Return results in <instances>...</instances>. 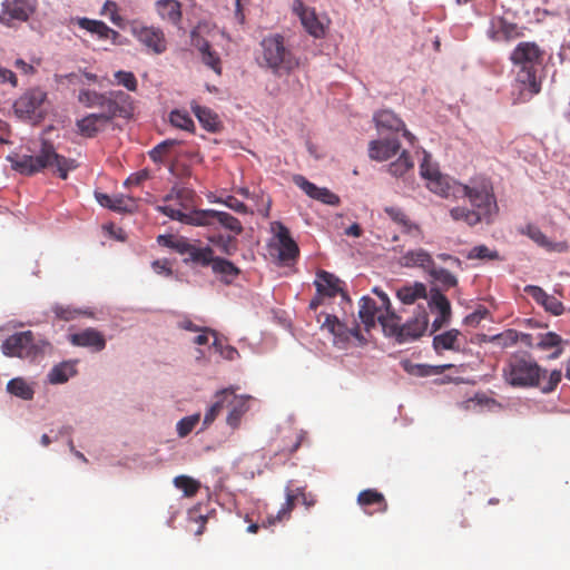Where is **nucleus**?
<instances>
[{
  "label": "nucleus",
  "mask_w": 570,
  "mask_h": 570,
  "mask_svg": "<svg viewBox=\"0 0 570 570\" xmlns=\"http://www.w3.org/2000/svg\"><path fill=\"white\" fill-rule=\"evenodd\" d=\"M7 391L22 400L29 401L33 397V389L22 377H14L7 384Z\"/></svg>",
  "instance_id": "38"
},
{
  "label": "nucleus",
  "mask_w": 570,
  "mask_h": 570,
  "mask_svg": "<svg viewBox=\"0 0 570 570\" xmlns=\"http://www.w3.org/2000/svg\"><path fill=\"white\" fill-rule=\"evenodd\" d=\"M174 485L181 490L184 495L187 498H193L200 489V482L188 476V475H178L174 479Z\"/></svg>",
  "instance_id": "42"
},
{
  "label": "nucleus",
  "mask_w": 570,
  "mask_h": 570,
  "mask_svg": "<svg viewBox=\"0 0 570 570\" xmlns=\"http://www.w3.org/2000/svg\"><path fill=\"white\" fill-rule=\"evenodd\" d=\"M381 326L386 336L394 337L397 343H405L420 338L429 327V314L425 307L419 305L414 316L402 323L396 313L381 316Z\"/></svg>",
  "instance_id": "5"
},
{
  "label": "nucleus",
  "mask_w": 570,
  "mask_h": 570,
  "mask_svg": "<svg viewBox=\"0 0 570 570\" xmlns=\"http://www.w3.org/2000/svg\"><path fill=\"white\" fill-rule=\"evenodd\" d=\"M196 194L193 189L187 187L173 188L171 191L165 196L164 206L170 205L183 213L196 210L195 206Z\"/></svg>",
  "instance_id": "23"
},
{
  "label": "nucleus",
  "mask_w": 570,
  "mask_h": 570,
  "mask_svg": "<svg viewBox=\"0 0 570 570\" xmlns=\"http://www.w3.org/2000/svg\"><path fill=\"white\" fill-rule=\"evenodd\" d=\"M544 50L535 42L523 41L517 45L510 55V60L514 67L538 68L542 66Z\"/></svg>",
  "instance_id": "12"
},
{
  "label": "nucleus",
  "mask_w": 570,
  "mask_h": 570,
  "mask_svg": "<svg viewBox=\"0 0 570 570\" xmlns=\"http://www.w3.org/2000/svg\"><path fill=\"white\" fill-rule=\"evenodd\" d=\"M380 314H385V309L375 299L370 296L361 298L358 316L367 331L379 322Z\"/></svg>",
  "instance_id": "25"
},
{
  "label": "nucleus",
  "mask_w": 570,
  "mask_h": 570,
  "mask_svg": "<svg viewBox=\"0 0 570 570\" xmlns=\"http://www.w3.org/2000/svg\"><path fill=\"white\" fill-rule=\"evenodd\" d=\"M232 394H233V392L229 391L228 389L222 390L216 393L215 402L210 405V407L208 409V411L206 412V414L204 416V422H203L204 428H208L215 421V419L218 416V414L223 410L224 403Z\"/></svg>",
  "instance_id": "34"
},
{
  "label": "nucleus",
  "mask_w": 570,
  "mask_h": 570,
  "mask_svg": "<svg viewBox=\"0 0 570 570\" xmlns=\"http://www.w3.org/2000/svg\"><path fill=\"white\" fill-rule=\"evenodd\" d=\"M176 144L175 140H164L160 144H158L156 147H154L149 151V156L154 161H161L164 155L169 150L170 147H173Z\"/></svg>",
  "instance_id": "59"
},
{
  "label": "nucleus",
  "mask_w": 570,
  "mask_h": 570,
  "mask_svg": "<svg viewBox=\"0 0 570 570\" xmlns=\"http://www.w3.org/2000/svg\"><path fill=\"white\" fill-rule=\"evenodd\" d=\"M514 86L519 90L518 100L525 102L541 91L542 77L538 68L517 67Z\"/></svg>",
  "instance_id": "9"
},
{
  "label": "nucleus",
  "mask_w": 570,
  "mask_h": 570,
  "mask_svg": "<svg viewBox=\"0 0 570 570\" xmlns=\"http://www.w3.org/2000/svg\"><path fill=\"white\" fill-rule=\"evenodd\" d=\"M293 12L299 18L305 31L316 39L325 37L328 20L321 19L314 8L307 7L302 0H294Z\"/></svg>",
  "instance_id": "10"
},
{
  "label": "nucleus",
  "mask_w": 570,
  "mask_h": 570,
  "mask_svg": "<svg viewBox=\"0 0 570 570\" xmlns=\"http://www.w3.org/2000/svg\"><path fill=\"white\" fill-rule=\"evenodd\" d=\"M115 78L117 85L125 87L129 91H136L138 88V81L131 71L119 70L115 72Z\"/></svg>",
  "instance_id": "49"
},
{
  "label": "nucleus",
  "mask_w": 570,
  "mask_h": 570,
  "mask_svg": "<svg viewBox=\"0 0 570 570\" xmlns=\"http://www.w3.org/2000/svg\"><path fill=\"white\" fill-rule=\"evenodd\" d=\"M35 337L31 331L10 335L1 345L2 353L8 357H30L36 354Z\"/></svg>",
  "instance_id": "11"
},
{
  "label": "nucleus",
  "mask_w": 570,
  "mask_h": 570,
  "mask_svg": "<svg viewBox=\"0 0 570 570\" xmlns=\"http://www.w3.org/2000/svg\"><path fill=\"white\" fill-rule=\"evenodd\" d=\"M101 14L109 16L114 24L122 27V18L118 14V6L115 1L107 0L102 6Z\"/></svg>",
  "instance_id": "55"
},
{
  "label": "nucleus",
  "mask_w": 570,
  "mask_h": 570,
  "mask_svg": "<svg viewBox=\"0 0 570 570\" xmlns=\"http://www.w3.org/2000/svg\"><path fill=\"white\" fill-rule=\"evenodd\" d=\"M190 108L204 129L210 132L219 130L222 124L215 111L208 107L198 105L196 101L190 104Z\"/></svg>",
  "instance_id": "28"
},
{
  "label": "nucleus",
  "mask_w": 570,
  "mask_h": 570,
  "mask_svg": "<svg viewBox=\"0 0 570 570\" xmlns=\"http://www.w3.org/2000/svg\"><path fill=\"white\" fill-rule=\"evenodd\" d=\"M209 240L226 255H233L237 250V240L235 236L218 235Z\"/></svg>",
  "instance_id": "47"
},
{
  "label": "nucleus",
  "mask_w": 570,
  "mask_h": 570,
  "mask_svg": "<svg viewBox=\"0 0 570 570\" xmlns=\"http://www.w3.org/2000/svg\"><path fill=\"white\" fill-rule=\"evenodd\" d=\"M293 181L313 199L331 206H337L340 204V197L336 194L326 187H317L302 175H295Z\"/></svg>",
  "instance_id": "15"
},
{
  "label": "nucleus",
  "mask_w": 570,
  "mask_h": 570,
  "mask_svg": "<svg viewBox=\"0 0 570 570\" xmlns=\"http://www.w3.org/2000/svg\"><path fill=\"white\" fill-rule=\"evenodd\" d=\"M562 338L560 335L553 332H548L542 335H540V340L537 343V347L540 350H550L553 347H558L561 345Z\"/></svg>",
  "instance_id": "54"
},
{
  "label": "nucleus",
  "mask_w": 570,
  "mask_h": 570,
  "mask_svg": "<svg viewBox=\"0 0 570 570\" xmlns=\"http://www.w3.org/2000/svg\"><path fill=\"white\" fill-rule=\"evenodd\" d=\"M426 187L434 194L442 197H464L470 207L456 206L450 210V216L455 222H463L473 227L478 224H491L499 213L495 195L489 184L456 185L450 184L449 179L440 171L426 183Z\"/></svg>",
  "instance_id": "1"
},
{
  "label": "nucleus",
  "mask_w": 570,
  "mask_h": 570,
  "mask_svg": "<svg viewBox=\"0 0 570 570\" xmlns=\"http://www.w3.org/2000/svg\"><path fill=\"white\" fill-rule=\"evenodd\" d=\"M462 336L459 330H450L433 337V348L438 354L443 351L459 352L461 350L460 337Z\"/></svg>",
  "instance_id": "29"
},
{
  "label": "nucleus",
  "mask_w": 570,
  "mask_h": 570,
  "mask_svg": "<svg viewBox=\"0 0 570 570\" xmlns=\"http://www.w3.org/2000/svg\"><path fill=\"white\" fill-rule=\"evenodd\" d=\"M413 168V163L409 156L407 151H402L401 156L389 165V173L395 177H401L410 169Z\"/></svg>",
  "instance_id": "44"
},
{
  "label": "nucleus",
  "mask_w": 570,
  "mask_h": 570,
  "mask_svg": "<svg viewBox=\"0 0 570 570\" xmlns=\"http://www.w3.org/2000/svg\"><path fill=\"white\" fill-rule=\"evenodd\" d=\"M263 59L266 66L274 71H291L298 66V60L285 46L282 35H271L262 40Z\"/></svg>",
  "instance_id": "6"
},
{
  "label": "nucleus",
  "mask_w": 570,
  "mask_h": 570,
  "mask_svg": "<svg viewBox=\"0 0 570 570\" xmlns=\"http://www.w3.org/2000/svg\"><path fill=\"white\" fill-rule=\"evenodd\" d=\"M132 37L150 53L163 55L168 49L165 32L159 27L146 26L137 21L130 24Z\"/></svg>",
  "instance_id": "7"
},
{
  "label": "nucleus",
  "mask_w": 570,
  "mask_h": 570,
  "mask_svg": "<svg viewBox=\"0 0 570 570\" xmlns=\"http://www.w3.org/2000/svg\"><path fill=\"white\" fill-rule=\"evenodd\" d=\"M524 292L540 305H542V303L548 294L541 287L535 286V285H527L524 287Z\"/></svg>",
  "instance_id": "63"
},
{
  "label": "nucleus",
  "mask_w": 570,
  "mask_h": 570,
  "mask_svg": "<svg viewBox=\"0 0 570 570\" xmlns=\"http://www.w3.org/2000/svg\"><path fill=\"white\" fill-rule=\"evenodd\" d=\"M37 0H4L0 12V22L13 27L16 22H26L36 12Z\"/></svg>",
  "instance_id": "8"
},
{
  "label": "nucleus",
  "mask_w": 570,
  "mask_h": 570,
  "mask_svg": "<svg viewBox=\"0 0 570 570\" xmlns=\"http://www.w3.org/2000/svg\"><path fill=\"white\" fill-rule=\"evenodd\" d=\"M384 212L395 224L401 227L404 234L417 239L423 237V233L420 226L413 223L401 208L391 206L385 207Z\"/></svg>",
  "instance_id": "27"
},
{
  "label": "nucleus",
  "mask_w": 570,
  "mask_h": 570,
  "mask_svg": "<svg viewBox=\"0 0 570 570\" xmlns=\"http://www.w3.org/2000/svg\"><path fill=\"white\" fill-rule=\"evenodd\" d=\"M220 202L236 213H239V214L247 213V206L234 196H228L226 199L220 200Z\"/></svg>",
  "instance_id": "64"
},
{
  "label": "nucleus",
  "mask_w": 570,
  "mask_h": 570,
  "mask_svg": "<svg viewBox=\"0 0 570 570\" xmlns=\"http://www.w3.org/2000/svg\"><path fill=\"white\" fill-rule=\"evenodd\" d=\"M396 296L403 304H414L417 299L428 297L426 286L421 282L403 285L396 291Z\"/></svg>",
  "instance_id": "31"
},
{
  "label": "nucleus",
  "mask_w": 570,
  "mask_h": 570,
  "mask_svg": "<svg viewBox=\"0 0 570 570\" xmlns=\"http://www.w3.org/2000/svg\"><path fill=\"white\" fill-rule=\"evenodd\" d=\"M213 347L222 357L227 361H234L239 357L238 351L232 345H225L220 338L215 337Z\"/></svg>",
  "instance_id": "52"
},
{
  "label": "nucleus",
  "mask_w": 570,
  "mask_h": 570,
  "mask_svg": "<svg viewBox=\"0 0 570 570\" xmlns=\"http://www.w3.org/2000/svg\"><path fill=\"white\" fill-rule=\"evenodd\" d=\"M170 124L186 131L193 132L195 130V124L187 111L180 109H174L169 114Z\"/></svg>",
  "instance_id": "41"
},
{
  "label": "nucleus",
  "mask_w": 570,
  "mask_h": 570,
  "mask_svg": "<svg viewBox=\"0 0 570 570\" xmlns=\"http://www.w3.org/2000/svg\"><path fill=\"white\" fill-rule=\"evenodd\" d=\"M209 266H212L213 273L225 284L233 283L240 274V269L225 258L214 257Z\"/></svg>",
  "instance_id": "30"
},
{
  "label": "nucleus",
  "mask_w": 570,
  "mask_h": 570,
  "mask_svg": "<svg viewBox=\"0 0 570 570\" xmlns=\"http://www.w3.org/2000/svg\"><path fill=\"white\" fill-rule=\"evenodd\" d=\"M69 342L75 346L88 347L100 352L106 347L104 335L96 328L88 327L79 333L70 334Z\"/></svg>",
  "instance_id": "21"
},
{
  "label": "nucleus",
  "mask_w": 570,
  "mask_h": 570,
  "mask_svg": "<svg viewBox=\"0 0 570 570\" xmlns=\"http://www.w3.org/2000/svg\"><path fill=\"white\" fill-rule=\"evenodd\" d=\"M105 94H99L91 90H81L78 96L79 102L87 108L100 107L104 101Z\"/></svg>",
  "instance_id": "48"
},
{
  "label": "nucleus",
  "mask_w": 570,
  "mask_h": 570,
  "mask_svg": "<svg viewBox=\"0 0 570 570\" xmlns=\"http://www.w3.org/2000/svg\"><path fill=\"white\" fill-rule=\"evenodd\" d=\"M214 258V250L209 247H198L194 245L189 253L187 254V257L185 258V262H191L196 265L206 267L209 266Z\"/></svg>",
  "instance_id": "36"
},
{
  "label": "nucleus",
  "mask_w": 570,
  "mask_h": 570,
  "mask_svg": "<svg viewBox=\"0 0 570 570\" xmlns=\"http://www.w3.org/2000/svg\"><path fill=\"white\" fill-rule=\"evenodd\" d=\"M106 125L107 122L99 114H90L76 124L79 132L89 138L95 137Z\"/></svg>",
  "instance_id": "32"
},
{
  "label": "nucleus",
  "mask_w": 570,
  "mask_h": 570,
  "mask_svg": "<svg viewBox=\"0 0 570 570\" xmlns=\"http://www.w3.org/2000/svg\"><path fill=\"white\" fill-rule=\"evenodd\" d=\"M52 312L55 313L57 318H59L61 321H66V322L76 320L80 315H89L87 312L79 309V308H75L70 305L65 306V305L57 304L52 307Z\"/></svg>",
  "instance_id": "46"
},
{
  "label": "nucleus",
  "mask_w": 570,
  "mask_h": 570,
  "mask_svg": "<svg viewBox=\"0 0 570 570\" xmlns=\"http://www.w3.org/2000/svg\"><path fill=\"white\" fill-rule=\"evenodd\" d=\"M428 306L432 312H436L438 314H452L450 301L439 289H431Z\"/></svg>",
  "instance_id": "40"
},
{
  "label": "nucleus",
  "mask_w": 570,
  "mask_h": 570,
  "mask_svg": "<svg viewBox=\"0 0 570 570\" xmlns=\"http://www.w3.org/2000/svg\"><path fill=\"white\" fill-rule=\"evenodd\" d=\"M75 373V368L69 363H61L56 365L49 373V381L52 384H61Z\"/></svg>",
  "instance_id": "45"
},
{
  "label": "nucleus",
  "mask_w": 570,
  "mask_h": 570,
  "mask_svg": "<svg viewBox=\"0 0 570 570\" xmlns=\"http://www.w3.org/2000/svg\"><path fill=\"white\" fill-rule=\"evenodd\" d=\"M435 282H438L444 289L455 287L458 278L445 268H438L434 266L429 274Z\"/></svg>",
  "instance_id": "43"
},
{
  "label": "nucleus",
  "mask_w": 570,
  "mask_h": 570,
  "mask_svg": "<svg viewBox=\"0 0 570 570\" xmlns=\"http://www.w3.org/2000/svg\"><path fill=\"white\" fill-rule=\"evenodd\" d=\"M420 173L428 181L439 173V169L430 161V156L428 154L424 155L423 161L421 163Z\"/></svg>",
  "instance_id": "60"
},
{
  "label": "nucleus",
  "mask_w": 570,
  "mask_h": 570,
  "mask_svg": "<svg viewBox=\"0 0 570 570\" xmlns=\"http://www.w3.org/2000/svg\"><path fill=\"white\" fill-rule=\"evenodd\" d=\"M522 36L523 33L521 29L515 23H511L501 19L499 23V29L493 32L492 39L497 41H511Z\"/></svg>",
  "instance_id": "37"
},
{
  "label": "nucleus",
  "mask_w": 570,
  "mask_h": 570,
  "mask_svg": "<svg viewBox=\"0 0 570 570\" xmlns=\"http://www.w3.org/2000/svg\"><path fill=\"white\" fill-rule=\"evenodd\" d=\"M46 99V94L39 89L30 90L16 100L13 108L18 117L31 119Z\"/></svg>",
  "instance_id": "16"
},
{
  "label": "nucleus",
  "mask_w": 570,
  "mask_h": 570,
  "mask_svg": "<svg viewBox=\"0 0 570 570\" xmlns=\"http://www.w3.org/2000/svg\"><path fill=\"white\" fill-rule=\"evenodd\" d=\"M157 12L163 20L173 24H178L181 20V6L177 0H158L156 2Z\"/></svg>",
  "instance_id": "33"
},
{
  "label": "nucleus",
  "mask_w": 570,
  "mask_h": 570,
  "mask_svg": "<svg viewBox=\"0 0 570 570\" xmlns=\"http://www.w3.org/2000/svg\"><path fill=\"white\" fill-rule=\"evenodd\" d=\"M314 285L321 296L334 297L337 294H341L342 298L350 303L347 294L343 291L341 279L332 273L320 271L316 274Z\"/></svg>",
  "instance_id": "19"
},
{
  "label": "nucleus",
  "mask_w": 570,
  "mask_h": 570,
  "mask_svg": "<svg viewBox=\"0 0 570 570\" xmlns=\"http://www.w3.org/2000/svg\"><path fill=\"white\" fill-rule=\"evenodd\" d=\"M542 306L547 312H550L551 314L558 316L563 313V304L554 296L547 294Z\"/></svg>",
  "instance_id": "58"
},
{
  "label": "nucleus",
  "mask_w": 570,
  "mask_h": 570,
  "mask_svg": "<svg viewBox=\"0 0 570 570\" xmlns=\"http://www.w3.org/2000/svg\"><path fill=\"white\" fill-rule=\"evenodd\" d=\"M547 373L528 353L511 354L502 368V377L508 385L514 389L538 387L542 393L549 394L561 382L562 373L553 370L546 380Z\"/></svg>",
  "instance_id": "2"
},
{
  "label": "nucleus",
  "mask_w": 570,
  "mask_h": 570,
  "mask_svg": "<svg viewBox=\"0 0 570 570\" xmlns=\"http://www.w3.org/2000/svg\"><path fill=\"white\" fill-rule=\"evenodd\" d=\"M129 99L130 97L120 90L105 94L104 101L99 107L102 109V112L99 115L107 124L117 116L126 117L129 114V109L126 106Z\"/></svg>",
  "instance_id": "14"
},
{
  "label": "nucleus",
  "mask_w": 570,
  "mask_h": 570,
  "mask_svg": "<svg viewBox=\"0 0 570 570\" xmlns=\"http://www.w3.org/2000/svg\"><path fill=\"white\" fill-rule=\"evenodd\" d=\"M247 400L246 399H239L237 403L233 405V409L230 410L228 416H227V423L228 425L235 428L238 425L239 420L242 415L247 411Z\"/></svg>",
  "instance_id": "51"
},
{
  "label": "nucleus",
  "mask_w": 570,
  "mask_h": 570,
  "mask_svg": "<svg viewBox=\"0 0 570 570\" xmlns=\"http://www.w3.org/2000/svg\"><path fill=\"white\" fill-rule=\"evenodd\" d=\"M190 40L191 46L200 53L203 63L209 67L215 73L222 75V60L219 55L212 48V45L196 30L191 31Z\"/></svg>",
  "instance_id": "17"
},
{
  "label": "nucleus",
  "mask_w": 570,
  "mask_h": 570,
  "mask_svg": "<svg viewBox=\"0 0 570 570\" xmlns=\"http://www.w3.org/2000/svg\"><path fill=\"white\" fill-rule=\"evenodd\" d=\"M401 145L395 138L372 140L368 144V156L373 160L384 161L397 154Z\"/></svg>",
  "instance_id": "24"
},
{
  "label": "nucleus",
  "mask_w": 570,
  "mask_h": 570,
  "mask_svg": "<svg viewBox=\"0 0 570 570\" xmlns=\"http://www.w3.org/2000/svg\"><path fill=\"white\" fill-rule=\"evenodd\" d=\"M149 178V171L147 169L139 170L131 174L126 180L125 186H139L141 183Z\"/></svg>",
  "instance_id": "62"
},
{
  "label": "nucleus",
  "mask_w": 570,
  "mask_h": 570,
  "mask_svg": "<svg viewBox=\"0 0 570 570\" xmlns=\"http://www.w3.org/2000/svg\"><path fill=\"white\" fill-rule=\"evenodd\" d=\"M101 40H111L112 43H117L120 38V33L110 27H108L104 21H100L95 33Z\"/></svg>",
  "instance_id": "56"
},
{
  "label": "nucleus",
  "mask_w": 570,
  "mask_h": 570,
  "mask_svg": "<svg viewBox=\"0 0 570 570\" xmlns=\"http://www.w3.org/2000/svg\"><path fill=\"white\" fill-rule=\"evenodd\" d=\"M374 121L377 130L381 132L383 130L387 131H403V137L413 145L415 141V136L410 132L406 128L402 119H400L393 111L391 110H380L374 115Z\"/></svg>",
  "instance_id": "18"
},
{
  "label": "nucleus",
  "mask_w": 570,
  "mask_h": 570,
  "mask_svg": "<svg viewBox=\"0 0 570 570\" xmlns=\"http://www.w3.org/2000/svg\"><path fill=\"white\" fill-rule=\"evenodd\" d=\"M96 199L102 207L118 213H132L138 207L137 200L128 195L109 196L107 194L97 193Z\"/></svg>",
  "instance_id": "22"
},
{
  "label": "nucleus",
  "mask_w": 570,
  "mask_h": 570,
  "mask_svg": "<svg viewBox=\"0 0 570 570\" xmlns=\"http://www.w3.org/2000/svg\"><path fill=\"white\" fill-rule=\"evenodd\" d=\"M276 239L278 262L285 266L292 265L299 255V248L295 240L291 237L288 228L281 223H277Z\"/></svg>",
  "instance_id": "13"
},
{
  "label": "nucleus",
  "mask_w": 570,
  "mask_h": 570,
  "mask_svg": "<svg viewBox=\"0 0 570 570\" xmlns=\"http://www.w3.org/2000/svg\"><path fill=\"white\" fill-rule=\"evenodd\" d=\"M188 520L190 522L197 523V529L195 530L196 535H202L205 531L207 523V515L199 513V508H193L188 511Z\"/></svg>",
  "instance_id": "57"
},
{
  "label": "nucleus",
  "mask_w": 570,
  "mask_h": 570,
  "mask_svg": "<svg viewBox=\"0 0 570 570\" xmlns=\"http://www.w3.org/2000/svg\"><path fill=\"white\" fill-rule=\"evenodd\" d=\"M200 420V414H194L183 417L177 423V433L180 438L187 436Z\"/></svg>",
  "instance_id": "50"
},
{
  "label": "nucleus",
  "mask_w": 570,
  "mask_h": 570,
  "mask_svg": "<svg viewBox=\"0 0 570 570\" xmlns=\"http://www.w3.org/2000/svg\"><path fill=\"white\" fill-rule=\"evenodd\" d=\"M158 243L163 246L169 247L180 255H186L189 253L190 248L194 244H190L184 237H175L173 235H160L157 238Z\"/></svg>",
  "instance_id": "39"
},
{
  "label": "nucleus",
  "mask_w": 570,
  "mask_h": 570,
  "mask_svg": "<svg viewBox=\"0 0 570 570\" xmlns=\"http://www.w3.org/2000/svg\"><path fill=\"white\" fill-rule=\"evenodd\" d=\"M157 210L168 216L174 220L193 225V226H216L219 225L225 229L239 235L243 232L242 223L238 218L234 217L229 213L219 212L215 209L206 210H191L189 213H183L181 210L174 208L170 205L158 206Z\"/></svg>",
  "instance_id": "4"
},
{
  "label": "nucleus",
  "mask_w": 570,
  "mask_h": 570,
  "mask_svg": "<svg viewBox=\"0 0 570 570\" xmlns=\"http://www.w3.org/2000/svg\"><path fill=\"white\" fill-rule=\"evenodd\" d=\"M468 257L470 259H499V253L490 249L485 245H479L471 249Z\"/></svg>",
  "instance_id": "53"
},
{
  "label": "nucleus",
  "mask_w": 570,
  "mask_h": 570,
  "mask_svg": "<svg viewBox=\"0 0 570 570\" xmlns=\"http://www.w3.org/2000/svg\"><path fill=\"white\" fill-rule=\"evenodd\" d=\"M8 160L12 169L21 175L32 176L43 169H51L61 179H67L69 171L78 166L75 159L57 154L55 147L48 141H42L36 155L12 154L8 156Z\"/></svg>",
  "instance_id": "3"
},
{
  "label": "nucleus",
  "mask_w": 570,
  "mask_h": 570,
  "mask_svg": "<svg viewBox=\"0 0 570 570\" xmlns=\"http://www.w3.org/2000/svg\"><path fill=\"white\" fill-rule=\"evenodd\" d=\"M297 495L293 494L291 491L286 492V501L278 510L275 515H268L266 521L263 522V527L274 525L277 522H282L283 520H287L291 517V513L295 507Z\"/></svg>",
  "instance_id": "35"
},
{
  "label": "nucleus",
  "mask_w": 570,
  "mask_h": 570,
  "mask_svg": "<svg viewBox=\"0 0 570 570\" xmlns=\"http://www.w3.org/2000/svg\"><path fill=\"white\" fill-rule=\"evenodd\" d=\"M356 502L368 515L374 513H384L389 508L385 497L376 489H366L361 491L357 495Z\"/></svg>",
  "instance_id": "20"
},
{
  "label": "nucleus",
  "mask_w": 570,
  "mask_h": 570,
  "mask_svg": "<svg viewBox=\"0 0 570 570\" xmlns=\"http://www.w3.org/2000/svg\"><path fill=\"white\" fill-rule=\"evenodd\" d=\"M71 22L78 24L81 29L94 35L100 20H94L86 17H77L72 18Z\"/></svg>",
  "instance_id": "61"
},
{
  "label": "nucleus",
  "mask_w": 570,
  "mask_h": 570,
  "mask_svg": "<svg viewBox=\"0 0 570 570\" xmlns=\"http://www.w3.org/2000/svg\"><path fill=\"white\" fill-rule=\"evenodd\" d=\"M400 264L407 268L420 267L429 274L431 269L435 266V263L431 254L423 248L406 252L404 255L401 256Z\"/></svg>",
  "instance_id": "26"
}]
</instances>
